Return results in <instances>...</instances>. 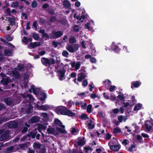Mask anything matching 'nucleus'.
Wrapping results in <instances>:
<instances>
[{"mask_svg": "<svg viewBox=\"0 0 153 153\" xmlns=\"http://www.w3.org/2000/svg\"><path fill=\"white\" fill-rule=\"evenodd\" d=\"M141 120H140V121L138 123V124L139 125V126H138L137 125L136 123H134V128H135V130L134 131V132H139L141 130V126H142V123H140Z\"/></svg>", "mask_w": 153, "mask_h": 153, "instance_id": "nucleus-10", "label": "nucleus"}, {"mask_svg": "<svg viewBox=\"0 0 153 153\" xmlns=\"http://www.w3.org/2000/svg\"><path fill=\"white\" fill-rule=\"evenodd\" d=\"M59 79L61 80H62L63 79H64V72L62 70H59Z\"/></svg>", "mask_w": 153, "mask_h": 153, "instance_id": "nucleus-17", "label": "nucleus"}, {"mask_svg": "<svg viewBox=\"0 0 153 153\" xmlns=\"http://www.w3.org/2000/svg\"><path fill=\"white\" fill-rule=\"evenodd\" d=\"M5 102L8 105H10L12 103L11 100L9 98H7L4 100Z\"/></svg>", "mask_w": 153, "mask_h": 153, "instance_id": "nucleus-37", "label": "nucleus"}, {"mask_svg": "<svg viewBox=\"0 0 153 153\" xmlns=\"http://www.w3.org/2000/svg\"><path fill=\"white\" fill-rule=\"evenodd\" d=\"M41 60L42 64L46 66H49L50 65H54L55 63L54 59L51 58H47L43 57L41 59Z\"/></svg>", "mask_w": 153, "mask_h": 153, "instance_id": "nucleus-1", "label": "nucleus"}, {"mask_svg": "<svg viewBox=\"0 0 153 153\" xmlns=\"http://www.w3.org/2000/svg\"><path fill=\"white\" fill-rule=\"evenodd\" d=\"M9 131L8 130H7L3 132L0 137V141H2L8 139L9 137Z\"/></svg>", "mask_w": 153, "mask_h": 153, "instance_id": "nucleus-5", "label": "nucleus"}, {"mask_svg": "<svg viewBox=\"0 0 153 153\" xmlns=\"http://www.w3.org/2000/svg\"><path fill=\"white\" fill-rule=\"evenodd\" d=\"M121 131V130L118 127H117L114 128L113 133L114 134H115L118 133L120 132Z\"/></svg>", "mask_w": 153, "mask_h": 153, "instance_id": "nucleus-39", "label": "nucleus"}, {"mask_svg": "<svg viewBox=\"0 0 153 153\" xmlns=\"http://www.w3.org/2000/svg\"><path fill=\"white\" fill-rule=\"evenodd\" d=\"M43 36L44 37H45L47 39H49V38H50V35H48L47 33H45L43 34Z\"/></svg>", "mask_w": 153, "mask_h": 153, "instance_id": "nucleus-58", "label": "nucleus"}, {"mask_svg": "<svg viewBox=\"0 0 153 153\" xmlns=\"http://www.w3.org/2000/svg\"><path fill=\"white\" fill-rule=\"evenodd\" d=\"M90 61L92 63H95L96 62V60L95 58H92L90 59Z\"/></svg>", "mask_w": 153, "mask_h": 153, "instance_id": "nucleus-63", "label": "nucleus"}, {"mask_svg": "<svg viewBox=\"0 0 153 153\" xmlns=\"http://www.w3.org/2000/svg\"><path fill=\"white\" fill-rule=\"evenodd\" d=\"M36 134L35 132H32L30 134H27L28 137H31L32 138H34L36 135Z\"/></svg>", "mask_w": 153, "mask_h": 153, "instance_id": "nucleus-29", "label": "nucleus"}, {"mask_svg": "<svg viewBox=\"0 0 153 153\" xmlns=\"http://www.w3.org/2000/svg\"><path fill=\"white\" fill-rule=\"evenodd\" d=\"M80 118L82 119L86 120L89 119L88 117L85 114H82L80 117Z\"/></svg>", "mask_w": 153, "mask_h": 153, "instance_id": "nucleus-40", "label": "nucleus"}, {"mask_svg": "<svg viewBox=\"0 0 153 153\" xmlns=\"http://www.w3.org/2000/svg\"><path fill=\"white\" fill-rule=\"evenodd\" d=\"M73 105H74V103L71 101H69L68 102V105L70 107H71Z\"/></svg>", "mask_w": 153, "mask_h": 153, "instance_id": "nucleus-60", "label": "nucleus"}, {"mask_svg": "<svg viewBox=\"0 0 153 153\" xmlns=\"http://www.w3.org/2000/svg\"><path fill=\"white\" fill-rule=\"evenodd\" d=\"M47 131L48 134L56 135L58 134V131L56 130L54 128L50 127L47 129Z\"/></svg>", "mask_w": 153, "mask_h": 153, "instance_id": "nucleus-9", "label": "nucleus"}, {"mask_svg": "<svg viewBox=\"0 0 153 153\" xmlns=\"http://www.w3.org/2000/svg\"><path fill=\"white\" fill-rule=\"evenodd\" d=\"M53 45L54 46V47L56 48L58 45V43L57 42L53 41Z\"/></svg>", "mask_w": 153, "mask_h": 153, "instance_id": "nucleus-62", "label": "nucleus"}, {"mask_svg": "<svg viewBox=\"0 0 153 153\" xmlns=\"http://www.w3.org/2000/svg\"><path fill=\"white\" fill-rule=\"evenodd\" d=\"M123 106L124 107H127L129 106V104L128 102H123Z\"/></svg>", "mask_w": 153, "mask_h": 153, "instance_id": "nucleus-56", "label": "nucleus"}, {"mask_svg": "<svg viewBox=\"0 0 153 153\" xmlns=\"http://www.w3.org/2000/svg\"><path fill=\"white\" fill-rule=\"evenodd\" d=\"M142 136L144 138H148L149 137V135L145 133H142L141 134Z\"/></svg>", "mask_w": 153, "mask_h": 153, "instance_id": "nucleus-61", "label": "nucleus"}, {"mask_svg": "<svg viewBox=\"0 0 153 153\" xmlns=\"http://www.w3.org/2000/svg\"><path fill=\"white\" fill-rule=\"evenodd\" d=\"M41 43L39 42H31L30 43V45L33 48H34L36 47L39 46L40 45Z\"/></svg>", "mask_w": 153, "mask_h": 153, "instance_id": "nucleus-15", "label": "nucleus"}, {"mask_svg": "<svg viewBox=\"0 0 153 153\" xmlns=\"http://www.w3.org/2000/svg\"><path fill=\"white\" fill-rule=\"evenodd\" d=\"M81 62L80 61H77L76 62H72L71 64V66L73 68H75L76 70H79L80 67Z\"/></svg>", "mask_w": 153, "mask_h": 153, "instance_id": "nucleus-6", "label": "nucleus"}, {"mask_svg": "<svg viewBox=\"0 0 153 153\" xmlns=\"http://www.w3.org/2000/svg\"><path fill=\"white\" fill-rule=\"evenodd\" d=\"M77 80L79 82H81L82 80L85 78L86 76L84 73H81L78 74Z\"/></svg>", "mask_w": 153, "mask_h": 153, "instance_id": "nucleus-12", "label": "nucleus"}, {"mask_svg": "<svg viewBox=\"0 0 153 153\" xmlns=\"http://www.w3.org/2000/svg\"><path fill=\"white\" fill-rule=\"evenodd\" d=\"M37 3L36 1H33L31 4V7L33 8H35L37 6Z\"/></svg>", "mask_w": 153, "mask_h": 153, "instance_id": "nucleus-44", "label": "nucleus"}, {"mask_svg": "<svg viewBox=\"0 0 153 153\" xmlns=\"http://www.w3.org/2000/svg\"><path fill=\"white\" fill-rule=\"evenodd\" d=\"M79 25H75L74 27V31L76 32H78L79 31Z\"/></svg>", "mask_w": 153, "mask_h": 153, "instance_id": "nucleus-46", "label": "nucleus"}, {"mask_svg": "<svg viewBox=\"0 0 153 153\" xmlns=\"http://www.w3.org/2000/svg\"><path fill=\"white\" fill-rule=\"evenodd\" d=\"M41 116L43 117V120L45 121H47L49 119V116L48 114L46 113H42Z\"/></svg>", "mask_w": 153, "mask_h": 153, "instance_id": "nucleus-18", "label": "nucleus"}, {"mask_svg": "<svg viewBox=\"0 0 153 153\" xmlns=\"http://www.w3.org/2000/svg\"><path fill=\"white\" fill-rule=\"evenodd\" d=\"M56 129L58 131H59L62 133H65L66 132V131L64 129H61L60 128L57 127Z\"/></svg>", "mask_w": 153, "mask_h": 153, "instance_id": "nucleus-41", "label": "nucleus"}, {"mask_svg": "<svg viewBox=\"0 0 153 153\" xmlns=\"http://www.w3.org/2000/svg\"><path fill=\"white\" fill-rule=\"evenodd\" d=\"M17 146H11L10 147H9V148H7V150L8 152H12V151L13 150L14 148H16V147Z\"/></svg>", "mask_w": 153, "mask_h": 153, "instance_id": "nucleus-47", "label": "nucleus"}, {"mask_svg": "<svg viewBox=\"0 0 153 153\" xmlns=\"http://www.w3.org/2000/svg\"><path fill=\"white\" fill-rule=\"evenodd\" d=\"M62 55L63 56L67 58L68 57L69 54V53L67 51L64 50L62 53Z\"/></svg>", "mask_w": 153, "mask_h": 153, "instance_id": "nucleus-38", "label": "nucleus"}, {"mask_svg": "<svg viewBox=\"0 0 153 153\" xmlns=\"http://www.w3.org/2000/svg\"><path fill=\"white\" fill-rule=\"evenodd\" d=\"M66 109L62 107H58L56 109V112L58 114L64 115Z\"/></svg>", "mask_w": 153, "mask_h": 153, "instance_id": "nucleus-8", "label": "nucleus"}, {"mask_svg": "<svg viewBox=\"0 0 153 153\" xmlns=\"http://www.w3.org/2000/svg\"><path fill=\"white\" fill-rule=\"evenodd\" d=\"M117 97L120 100H123L124 99V96L123 94L119 95L117 96Z\"/></svg>", "mask_w": 153, "mask_h": 153, "instance_id": "nucleus-49", "label": "nucleus"}, {"mask_svg": "<svg viewBox=\"0 0 153 153\" xmlns=\"http://www.w3.org/2000/svg\"><path fill=\"white\" fill-rule=\"evenodd\" d=\"M88 84V82L86 80H84L82 83V84L84 86H86Z\"/></svg>", "mask_w": 153, "mask_h": 153, "instance_id": "nucleus-52", "label": "nucleus"}, {"mask_svg": "<svg viewBox=\"0 0 153 153\" xmlns=\"http://www.w3.org/2000/svg\"><path fill=\"white\" fill-rule=\"evenodd\" d=\"M64 115H67L69 116H72L74 115L75 114L71 111L66 109Z\"/></svg>", "mask_w": 153, "mask_h": 153, "instance_id": "nucleus-19", "label": "nucleus"}, {"mask_svg": "<svg viewBox=\"0 0 153 153\" xmlns=\"http://www.w3.org/2000/svg\"><path fill=\"white\" fill-rule=\"evenodd\" d=\"M4 52L5 54L6 55L10 56L12 54L11 51L9 49H5L4 50Z\"/></svg>", "mask_w": 153, "mask_h": 153, "instance_id": "nucleus-34", "label": "nucleus"}, {"mask_svg": "<svg viewBox=\"0 0 153 153\" xmlns=\"http://www.w3.org/2000/svg\"><path fill=\"white\" fill-rule=\"evenodd\" d=\"M0 76L2 78V79L1 81V83L5 86L8 83L10 82V80L8 77H7L4 74L2 73L0 74Z\"/></svg>", "mask_w": 153, "mask_h": 153, "instance_id": "nucleus-4", "label": "nucleus"}, {"mask_svg": "<svg viewBox=\"0 0 153 153\" xmlns=\"http://www.w3.org/2000/svg\"><path fill=\"white\" fill-rule=\"evenodd\" d=\"M23 41L26 44H27L28 42V39L26 37H24L23 39Z\"/></svg>", "mask_w": 153, "mask_h": 153, "instance_id": "nucleus-53", "label": "nucleus"}, {"mask_svg": "<svg viewBox=\"0 0 153 153\" xmlns=\"http://www.w3.org/2000/svg\"><path fill=\"white\" fill-rule=\"evenodd\" d=\"M84 140V138L79 139L77 143L78 145L81 146L83 145L85 143Z\"/></svg>", "mask_w": 153, "mask_h": 153, "instance_id": "nucleus-25", "label": "nucleus"}, {"mask_svg": "<svg viewBox=\"0 0 153 153\" xmlns=\"http://www.w3.org/2000/svg\"><path fill=\"white\" fill-rule=\"evenodd\" d=\"M63 5L68 8L71 7V4L68 0H65L63 3Z\"/></svg>", "mask_w": 153, "mask_h": 153, "instance_id": "nucleus-23", "label": "nucleus"}, {"mask_svg": "<svg viewBox=\"0 0 153 153\" xmlns=\"http://www.w3.org/2000/svg\"><path fill=\"white\" fill-rule=\"evenodd\" d=\"M35 152L34 150L30 149H28V151L27 153H35Z\"/></svg>", "mask_w": 153, "mask_h": 153, "instance_id": "nucleus-64", "label": "nucleus"}, {"mask_svg": "<svg viewBox=\"0 0 153 153\" xmlns=\"http://www.w3.org/2000/svg\"><path fill=\"white\" fill-rule=\"evenodd\" d=\"M39 120V117L37 116H34L31 118V121L33 123L37 122Z\"/></svg>", "mask_w": 153, "mask_h": 153, "instance_id": "nucleus-24", "label": "nucleus"}, {"mask_svg": "<svg viewBox=\"0 0 153 153\" xmlns=\"http://www.w3.org/2000/svg\"><path fill=\"white\" fill-rule=\"evenodd\" d=\"M145 126L146 129L147 131H150L151 130L152 127L151 125L149 126L148 124L145 123Z\"/></svg>", "mask_w": 153, "mask_h": 153, "instance_id": "nucleus-32", "label": "nucleus"}, {"mask_svg": "<svg viewBox=\"0 0 153 153\" xmlns=\"http://www.w3.org/2000/svg\"><path fill=\"white\" fill-rule=\"evenodd\" d=\"M91 97L92 99H94L97 97H98V98H100L99 97L95 94H92L91 95Z\"/></svg>", "mask_w": 153, "mask_h": 153, "instance_id": "nucleus-48", "label": "nucleus"}, {"mask_svg": "<svg viewBox=\"0 0 153 153\" xmlns=\"http://www.w3.org/2000/svg\"><path fill=\"white\" fill-rule=\"evenodd\" d=\"M115 87L114 86L111 85L109 88V91H112L114 90Z\"/></svg>", "mask_w": 153, "mask_h": 153, "instance_id": "nucleus-59", "label": "nucleus"}, {"mask_svg": "<svg viewBox=\"0 0 153 153\" xmlns=\"http://www.w3.org/2000/svg\"><path fill=\"white\" fill-rule=\"evenodd\" d=\"M19 146L21 149H25V148L27 147V145L26 143H22L19 144Z\"/></svg>", "mask_w": 153, "mask_h": 153, "instance_id": "nucleus-31", "label": "nucleus"}, {"mask_svg": "<svg viewBox=\"0 0 153 153\" xmlns=\"http://www.w3.org/2000/svg\"><path fill=\"white\" fill-rule=\"evenodd\" d=\"M92 105H88L87 107V111L88 113H91V111Z\"/></svg>", "mask_w": 153, "mask_h": 153, "instance_id": "nucleus-43", "label": "nucleus"}, {"mask_svg": "<svg viewBox=\"0 0 153 153\" xmlns=\"http://www.w3.org/2000/svg\"><path fill=\"white\" fill-rule=\"evenodd\" d=\"M37 153H46V149L43 145L41 147L38 149L36 151Z\"/></svg>", "mask_w": 153, "mask_h": 153, "instance_id": "nucleus-20", "label": "nucleus"}, {"mask_svg": "<svg viewBox=\"0 0 153 153\" xmlns=\"http://www.w3.org/2000/svg\"><path fill=\"white\" fill-rule=\"evenodd\" d=\"M8 127L11 128H15L17 126V123L16 122H11L8 124Z\"/></svg>", "mask_w": 153, "mask_h": 153, "instance_id": "nucleus-11", "label": "nucleus"}, {"mask_svg": "<svg viewBox=\"0 0 153 153\" xmlns=\"http://www.w3.org/2000/svg\"><path fill=\"white\" fill-rule=\"evenodd\" d=\"M6 39L8 41H12L13 39V37H12L9 36L6 37Z\"/></svg>", "mask_w": 153, "mask_h": 153, "instance_id": "nucleus-54", "label": "nucleus"}, {"mask_svg": "<svg viewBox=\"0 0 153 153\" xmlns=\"http://www.w3.org/2000/svg\"><path fill=\"white\" fill-rule=\"evenodd\" d=\"M111 137V134L109 133H108L106 135V139L109 140Z\"/></svg>", "mask_w": 153, "mask_h": 153, "instance_id": "nucleus-57", "label": "nucleus"}, {"mask_svg": "<svg viewBox=\"0 0 153 153\" xmlns=\"http://www.w3.org/2000/svg\"><path fill=\"white\" fill-rule=\"evenodd\" d=\"M46 128L47 127L46 126L40 124L39 125L38 127V129L39 131L40 132H41V129L45 130L46 129Z\"/></svg>", "mask_w": 153, "mask_h": 153, "instance_id": "nucleus-27", "label": "nucleus"}, {"mask_svg": "<svg viewBox=\"0 0 153 153\" xmlns=\"http://www.w3.org/2000/svg\"><path fill=\"white\" fill-rule=\"evenodd\" d=\"M142 104L141 103H138L136 104L134 106V111H137L141 109Z\"/></svg>", "mask_w": 153, "mask_h": 153, "instance_id": "nucleus-22", "label": "nucleus"}, {"mask_svg": "<svg viewBox=\"0 0 153 153\" xmlns=\"http://www.w3.org/2000/svg\"><path fill=\"white\" fill-rule=\"evenodd\" d=\"M81 45L82 48H86L85 47L86 44L85 43V42L84 41H82L81 42Z\"/></svg>", "mask_w": 153, "mask_h": 153, "instance_id": "nucleus-51", "label": "nucleus"}, {"mask_svg": "<svg viewBox=\"0 0 153 153\" xmlns=\"http://www.w3.org/2000/svg\"><path fill=\"white\" fill-rule=\"evenodd\" d=\"M28 108L26 111V113H31L32 111L33 108L32 105L31 104H29Z\"/></svg>", "mask_w": 153, "mask_h": 153, "instance_id": "nucleus-26", "label": "nucleus"}, {"mask_svg": "<svg viewBox=\"0 0 153 153\" xmlns=\"http://www.w3.org/2000/svg\"><path fill=\"white\" fill-rule=\"evenodd\" d=\"M63 33V31H53L50 34V38L52 39L59 38L62 36Z\"/></svg>", "mask_w": 153, "mask_h": 153, "instance_id": "nucleus-3", "label": "nucleus"}, {"mask_svg": "<svg viewBox=\"0 0 153 153\" xmlns=\"http://www.w3.org/2000/svg\"><path fill=\"white\" fill-rule=\"evenodd\" d=\"M11 6L12 7H17L19 6V3L17 1L13 2L11 4Z\"/></svg>", "mask_w": 153, "mask_h": 153, "instance_id": "nucleus-36", "label": "nucleus"}, {"mask_svg": "<svg viewBox=\"0 0 153 153\" xmlns=\"http://www.w3.org/2000/svg\"><path fill=\"white\" fill-rule=\"evenodd\" d=\"M69 41L70 43H74L76 42V40L74 37L71 36L69 38Z\"/></svg>", "mask_w": 153, "mask_h": 153, "instance_id": "nucleus-30", "label": "nucleus"}, {"mask_svg": "<svg viewBox=\"0 0 153 153\" xmlns=\"http://www.w3.org/2000/svg\"><path fill=\"white\" fill-rule=\"evenodd\" d=\"M137 139L139 143H141L142 140V138L140 135H137Z\"/></svg>", "mask_w": 153, "mask_h": 153, "instance_id": "nucleus-45", "label": "nucleus"}, {"mask_svg": "<svg viewBox=\"0 0 153 153\" xmlns=\"http://www.w3.org/2000/svg\"><path fill=\"white\" fill-rule=\"evenodd\" d=\"M12 73L13 74V75L16 77H17L18 76V73L17 72L15 71H12Z\"/></svg>", "mask_w": 153, "mask_h": 153, "instance_id": "nucleus-50", "label": "nucleus"}, {"mask_svg": "<svg viewBox=\"0 0 153 153\" xmlns=\"http://www.w3.org/2000/svg\"><path fill=\"white\" fill-rule=\"evenodd\" d=\"M56 19V18L55 17L52 16L50 18V21L52 22L55 21Z\"/></svg>", "mask_w": 153, "mask_h": 153, "instance_id": "nucleus-55", "label": "nucleus"}, {"mask_svg": "<svg viewBox=\"0 0 153 153\" xmlns=\"http://www.w3.org/2000/svg\"><path fill=\"white\" fill-rule=\"evenodd\" d=\"M120 148V146L119 145H112L110 146V149L114 151H118Z\"/></svg>", "mask_w": 153, "mask_h": 153, "instance_id": "nucleus-16", "label": "nucleus"}, {"mask_svg": "<svg viewBox=\"0 0 153 153\" xmlns=\"http://www.w3.org/2000/svg\"><path fill=\"white\" fill-rule=\"evenodd\" d=\"M118 118L119 122L120 123L122 122L123 121L125 122L127 119V118L126 116H123L122 115L119 116Z\"/></svg>", "mask_w": 153, "mask_h": 153, "instance_id": "nucleus-21", "label": "nucleus"}, {"mask_svg": "<svg viewBox=\"0 0 153 153\" xmlns=\"http://www.w3.org/2000/svg\"><path fill=\"white\" fill-rule=\"evenodd\" d=\"M36 107L37 108L38 110H42L43 111H46L50 108V106L48 105L39 106L38 104H36Z\"/></svg>", "mask_w": 153, "mask_h": 153, "instance_id": "nucleus-7", "label": "nucleus"}, {"mask_svg": "<svg viewBox=\"0 0 153 153\" xmlns=\"http://www.w3.org/2000/svg\"><path fill=\"white\" fill-rule=\"evenodd\" d=\"M43 146V145L40 144L39 142H35L34 143L33 147L35 149H39Z\"/></svg>", "mask_w": 153, "mask_h": 153, "instance_id": "nucleus-14", "label": "nucleus"}, {"mask_svg": "<svg viewBox=\"0 0 153 153\" xmlns=\"http://www.w3.org/2000/svg\"><path fill=\"white\" fill-rule=\"evenodd\" d=\"M7 19L10 24L14 25L15 24V19L14 18L8 17Z\"/></svg>", "mask_w": 153, "mask_h": 153, "instance_id": "nucleus-28", "label": "nucleus"}, {"mask_svg": "<svg viewBox=\"0 0 153 153\" xmlns=\"http://www.w3.org/2000/svg\"><path fill=\"white\" fill-rule=\"evenodd\" d=\"M79 45L78 44L69 45L66 47V48L70 52L74 53L79 49Z\"/></svg>", "mask_w": 153, "mask_h": 153, "instance_id": "nucleus-2", "label": "nucleus"}, {"mask_svg": "<svg viewBox=\"0 0 153 153\" xmlns=\"http://www.w3.org/2000/svg\"><path fill=\"white\" fill-rule=\"evenodd\" d=\"M54 123L55 124L59 127H61L62 128H65L64 125H62L61 122L58 119H56L54 121Z\"/></svg>", "mask_w": 153, "mask_h": 153, "instance_id": "nucleus-13", "label": "nucleus"}, {"mask_svg": "<svg viewBox=\"0 0 153 153\" xmlns=\"http://www.w3.org/2000/svg\"><path fill=\"white\" fill-rule=\"evenodd\" d=\"M141 84V83L140 81H136L134 82V88L138 87Z\"/></svg>", "mask_w": 153, "mask_h": 153, "instance_id": "nucleus-42", "label": "nucleus"}, {"mask_svg": "<svg viewBox=\"0 0 153 153\" xmlns=\"http://www.w3.org/2000/svg\"><path fill=\"white\" fill-rule=\"evenodd\" d=\"M92 120H89V122L88 124V128L90 129H92L94 127V125L92 124Z\"/></svg>", "mask_w": 153, "mask_h": 153, "instance_id": "nucleus-33", "label": "nucleus"}, {"mask_svg": "<svg viewBox=\"0 0 153 153\" xmlns=\"http://www.w3.org/2000/svg\"><path fill=\"white\" fill-rule=\"evenodd\" d=\"M32 36L36 40H37L39 39V36L38 34L33 33Z\"/></svg>", "mask_w": 153, "mask_h": 153, "instance_id": "nucleus-35", "label": "nucleus"}]
</instances>
